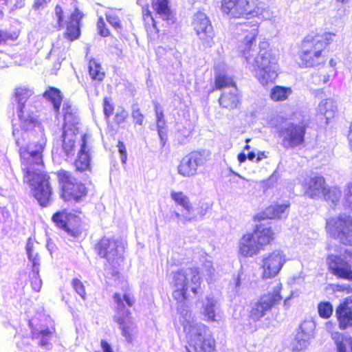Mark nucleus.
<instances>
[{
  "mask_svg": "<svg viewBox=\"0 0 352 352\" xmlns=\"http://www.w3.org/2000/svg\"><path fill=\"white\" fill-rule=\"evenodd\" d=\"M34 91L27 87H17L14 91L15 112L22 130L26 132L34 130L38 140H33L27 147L20 148L21 168L23 181L31 187L32 193L39 204L46 206L51 197L52 189L50 177L43 172L42 153L47 139L42 124L34 114L36 107Z\"/></svg>",
  "mask_w": 352,
  "mask_h": 352,
  "instance_id": "f257e3e1",
  "label": "nucleus"
},
{
  "mask_svg": "<svg viewBox=\"0 0 352 352\" xmlns=\"http://www.w3.org/2000/svg\"><path fill=\"white\" fill-rule=\"evenodd\" d=\"M201 276L197 268L179 270L173 275V284L175 289L173 297L177 302L179 320L187 333L188 343L195 352H214L215 340L209 328L202 323H193V316L186 304L190 295V289L194 296L199 293Z\"/></svg>",
  "mask_w": 352,
  "mask_h": 352,
  "instance_id": "f03ea898",
  "label": "nucleus"
},
{
  "mask_svg": "<svg viewBox=\"0 0 352 352\" xmlns=\"http://www.w3.org/2000/svg\"><path fill=\"white\" fill-rule=\"evenodd\" d=\"M248 25H243L241 30L248 32V34L244 38L245 49L243 53L247 63L252 66L254 72L255 77L262 85H267L270 82L274 81L277 76V59L272 54L271 50H267L269 44L267 41L261 42L259 44V52L255 58H252L250 54L252 45L255 41L258 35V25L254 24L250 30L247 28Z\"/></svg>",
  "mask_w": 352,
  "mask_h": 352,
  "instance_id": "7ed1b4c3",
  "label": "nucleus"
},
{
  "mask_svg": "<svg viewBox=\"0 0 352 352\" xmlns=\"http://www.w3.org/2000/svg\"><path fill=\"white\" fill-rule=\"evenodd\" d=\"M334 34L327 32L322 35H308L302 42L299 63L301 67H314L324 61L322 52L331 43Z\"/></svg>",
  "mask_w": 352,
  "mask_h": 352,
  "instance_id": "20e7f679",
  "label": "nucleus"
},
{
  "mask_svg": "<svg viewBox=\"0 0 352 352\" xmlns=\"http://www.w3.org/2000/svg\"><path fill=\"white\" fill-rule=\"evenodd\" d=\"M113 300L116 304L113 320L118 324L122 336L125 340L128 343H131L133 336L136 332V325L129 308L134 305L135 298L129 292L124 293L122 296L116 293L113 295Z\"/></svg>",
  "mask_w": 352,
  "mask_h": 352,
  "instance_id": "39448f33",
  "label": "nucleus"
},
{
  "mask_svg": "<svg viewBox=\"0 0 352 352\" xmlns=\"http://www.w3.org/2000/svg\"><path fill=\"white\" fill-rule=\"evenodd\" d=\"M326 229L344 245L352 246V216L343 213L327 220Z\"/></svg>",
  "mask_w": 352,
  "mask_h": 352,
  "instance_id": "423d86ee",
  "label": "nucleus"
},
{
  "mask_svg": "<svg viewBox=\"0 0 352 352\" xmlns=\"http://www.w3.org/2000/svg\"><path fill=\"white\" fill-rule=\"evenodd\" d=\"M282 285L278 281L274 283L273 292L262 296L260 299L252 303L249 317L254 322L260 320L272 308L279 303L283 297L280 294Z\"/></svg>",
  "mask_w": 352,
  "mask_h": 352,
  "instance_id": "0eeeda50",
  "label": "nucleus"
},
{
  "mask_svg": "<svg viewBox=\"0 0 352 352\" xmlns=\"http://www.w3.org/2000/svg\"><path fill=\"white\" fill-rule=\"evenodd\" d=\"M221 11L233 19H249L260 14L253 0H222Z\"/></svg>",
  "mask_w": 352,
  "mask_h": 352,
  "instance_id": "6e6552de",
  "label": "nucleus"
},
{
  "mask_svg": "<svg viewBox=\"0 0 352 352\" xmlns=\"http://www.w3.org/2000/svg\"><path fill=\"white\" fill-rule=\"evenodd\" d=\"M307 128V124L304 121L285 124L280 131L283 146L286 148H293L302 144Z\"/></svg>",
  "mask_w": 352,
  "mask_h": 352,
  "instance_id": "1a4fd4ad",
  "label": "nucleus"
},
{
  "mask_svg": "<svg viewBox=\"0 0 352 352\" xmlns=\"http://www.w3.org/2000/svg\"><path fill=\"white\" fill-rule=\"evenodd\" d=\"M57 176L62 190L61 196L65 200L73 199L78 201L85 195V186L82 183L76 182L69 172L61 170L58 172Z\"/></svg>",
  "mask_w": 352,
  "mask_h": 352,
  "instance_id": "9d476101",
  "label": "nucleus"
},
{
  "mask_svg": "<svg viewBox=\"0 0 352 352\" xmlns=\"http://www.w3.org/2000/svg\"><path fill=\"white\" fill-rule=\"evenodd\" d=\"M210 152L206 150L189 153L178 166V173L186 177L195 176L198 167L205 165L210 160Z\"/></svg>",
  "mask_w": 352,
  "mask_h": 352,
  "instance_id": "9b49d317",
  "label": "nucleus"
},
{
  "mask_svg": "<svg viewBox=\"0 0 352 352\" xmlns=\"http://www.w3.org/2000/svg\"><path fill=\"white\" fill-rule=\"evenodd\" d=\"M342 248L335 250L327 258L329 270L338 278L349 280L352 276L351 264L342 257Z\"/></svg>",
  "mask_w": 352,
  "mask_h": 352,
  "instance_id": "f8f14e48",
  "label": "nucleus"
},
{
  "mask_svg": "<svg viewBox=\"0 0 352 352\" xmlns=\"http://www.w3.org/2000/svg\"><path fill=\"white\" fill-rule=\"evenodd\" d=\"M192 25L202 45L210 47L214 43V31L210 21L205 13L198 12L194 16Z\"/></svg>",
  "mask_w": 352,
  "mask_h": 352,
  "instance_id": "ddd939ff",
  "label": "nucleus"
},
{
  "mask_svg": "<svg viewBox=\"0 0 352 352\" xmlns=\"http://www.w3.org/2000/svg\"><path fill=\"white\" fill-rule=\"evenodd\" d=\"M124 249L121 242L108 238H102L96 246L98 255L113 265L122 258Z\"/></svg>",
  "mask_w": 352,
  "mask_h": 352,
  "instance_id": "4468645a",
  "label": "nucleus"
},
{
  "mask_svg": "<svg viewBox=\"0 0 352 352\" xmlns=\"http://www.w3.org/2000/svg\"><path fill=\"white\" fill-rule=\"evenodd\" d=\"M285 261V255L280 250L264 255L262 259L263 278L267 279L275 277L282 269Z\"/></svg>",
  "mask_w": 352,
  "mask_h": 352,
  "instance_id": "2eb2a0df",
  "label": "nucleus"
},
{
  "mask_svg": "<svg viewBox=\"0 0 352 352\" xmlns=\"http://www.w3.org/2000/svg\"><path fill=\"white\" fill-rule=\"evenodd\" d=\"M56 226L65 230L69 235L77 237L81 234L79 228L80 218L65 210L57 212L52 217Z\"/></svg>",
  "mask_w": 352,
  "mask_h": 352,
  "instance_id": "dca6fc26",
  "label": "nucleus"
},
{
  "mask_svg": "<svg viewBox=\"0 0 352 352\" xmlns=\"http://www.w3.org/2000/svg\"><path fill=\"white\" fill-rule=\"evenodd\" d=\"M89 139L90 135L88 134H84L82 136L80 148L78 154V158L74 163L77 171L85 172L91 170V147L87 143Z\"/></svg>",
  "mask_w": 352,
  "mask_h": 352,
  "instance_id": "f3484780",
  "label": "nucleus"
},
{
  "mask_svg": "<svg viewBox=\"0 0 352 352\" xmlns=\"http://www.w3.org/2000/svg\"><path fill=\"white\" fill-rule=\"evenodd\" d=\"M314 324L311 321H305L300 326L299 331L295 338L294 349L301 351L306 349L309 344V340L313 335Z\"/></svg>",
  "mask_w": 352,
  "mask_h": 352,
  "instance_id": "a211bd4d",
  "label": "nucleus"
},
{
  "mask_svg": "<svg viewBox=\"0 0 352 352\" xmlns=\"http://www.w3.org/2000/svg\"><path fill=\"white\" fill-rule=\"evenodd\" d=\"M305 194L312 198L322 197L326 190L325 180L322 176L315 175L310 177L304 184Z\"/></svg>",
  "mask_w": 352,
  "mask_h": 352,
  "instance_id": "6ab92c4d",
  "label": "nucleus"
},
{
  "mask_svg": "<svg viewBox=\"0 0 352 352\" xmlns=\"http://www.w3.org/2000/svg\"><path fill=\"white\" fill-rule=\"evenodd\" d=\"M83 16L80 10L75 8L74 12L71 14L69 21L67 24L65 37L70 41L77 39L80 34V22Z\"/></svg>",
  "mask_w": 352,
  "mask_h": 352,
  "instance_id": "aec40b11",
  "label": "nucleus"
},
{
  "mask_svg": "<svg viewBox=\"0 0 352 352\" xmlns=\"http://www.w3.org/2000/svg\"><path fill=\"white\" fill-rule=\"evenodd\" d=\"M257 241L253 234H247L242 236L239 241V253L245 257H252L260 251Z\"/></svg>",
  "mask_w": 352,
  "mask_h": 352,
  "instance_id": "412c9836",
  "label": "nucleus"
},
{
  "mask_svg": "<svg viewBox=\"0 0 352 352\" xmlns=\"http://www.w3.org/2000/svg\"><path fill=\"white\" fill-rule=\"evenodd\" d=\"M78 133L77 127L67 128L63 127V151L65 156L69 157L74 155L75 152V142Z\"/></svg>",
  "mask_w": 352,
  "mask_h": 352,
  "instance_id": "4be33fe9",
  "label": "nucleus"
},
{
  "mask_svg": "<svg viewBox=\"0 0 352 352\" xmlns=\"http://www.w3.org/2000/svg\"><path fill=\"white\" fill-rule=\"evenodd\" d=\"M219 102L223 108L230 110L237 108L240 104V96L236 86H232L229 91H223Z\"/></svg>",
  "mask_w": 352,
  "mask_h": 352,
  "instance_id": "5701e85b",
  "label": "nucleus"
},
{
  "mask_svg": "<svg viewBox=\"0 0 352 352\" xmlns=\"http://www.w3.org/2000/svg\"><path fill=\"white\" fill-rule=\"evenodd\" d=\"M336 314L341 329L352 326V305L347 300L337 307Z\"/></svg>",
  "mask_w": 352,
  "mask_h": 352,
  "instance_id": "b1692460",
  "label": "nucleus"
},
{
  "mask_svg": "<svg viewBox=\"0 0 352 352\" xmlns=\"http://www.w3.org/2000/svg\"><path fill=\"white\" fill-rule=\"evenodd\" d=\"M203 315L208 321H217L221 318V308L218 300L213 297H207L203 305Z\"/></svg>",
  "mask_w": 352,
  "mask_h": 352,
  "instance_id": "393cba45",
  "label": "nucleus"
},
{
  "mask_svg": "<svg viewBox=\"0 0 352 352\" xmlns=\"http://www.w3.org/2000/svg\"><path fill=\"white\" fill-rule=\"evenodd\" d=\"M252 234L261 249H262L263 246L270 243V242L274 239V232L272 230L270 227L265 225L260 224L256 226V229Z\"/></svg>",
  "mask_w": 352,
  "mask_h": 352,
  "instance_id": "a878e982",
  "label": "nucleus"
},
{
  "mask_svg": "<svg viewBox=\"0 0 352 352\" xmlns=\"http://www.w3.org/2000/svg\"><path fill=\"white\" fill-rule=\"evenodd\" d=\"M64 115L63 127L67 128L77 127L76 125L79 122L77 109H76L69 101H64L63 106Z\"/></svg>",
  "mask_w": 352,
  "mask_h": 352,
  "instance_id": "bb28decb",
  "label": "nucleus"
},
{
  "mask_svg": "<svg viewBox=\"0 0 352 352\" xmlns=\"http://www.w3.org/2000/svg\"><path fill=\"white\" fill-rule=\"evenodd\" d=\"M336 111L337 105L336 102L331 98L321 100L317 107L318 113L324 116L327 120V122L334 117Z\"/></svg>",
  "mask_w": 352,
  "mask_h": 352,
  "instance_id": "cd10ccee",
  "label": "nucleus"
},
{
  "mask_svg": "<svg viewBox=\"0 0 352 352\" xmlns=\"http://www.w3.org/2000/svg\"><path fill=\"white\" fill-rule=\"evenodd\" d=\"M289 206V204L270 206L264 210L263 216L270 219L285 218L288 214Z\"/></svg>",
  "mask_w": 352,
  "mask_h": 352,
  "instance_id": "c85d7f7f",
  "label": "nucleus"
},
{
  "mask_svg": "<svg viewBox=\"0 0 352 352\" xmlns=\"http://www.w3.org/2000/svg\"><path fill=\"white\" fill-rule=\"evenodd\" d=\"M43 97L52 104L54 111L58 113L63 99L60 91L55 87H50L43 93Z\"/></svg>",
  "mask_w": 352,
  "mask_h": 352,
  "instance_id": "c756f323",
  "label": "nucleus"
},
{
  "mask_svg": "<svg viewBox=\"0 0 352 352\" xmlns=\"http://www.w3.org/2000/svg\"><path fill=\"white\" fill-rule=\"evenodd\" d=\"M152 6L157 15L165 21H169L171 11L169 6V0H153Z\"/></svg>",
  "mask_w": 352,
  "mask_h": 352,
  "instance_id": "7c9ffc66",
  "label": "nucleus"
},
{
  "mask_svg": "<svg viewBox=\"0 0 352 352\" xmlns=\"http://www.w3.org/2000/svg\"><path fill=\"white\" fill-rule=\"evenodd\" d=\"M331 338L334 340L337 352H346L347 348H350L352 352V338L349 336H344L339 332H333Z\"/></svg>",
  "mask_w": 352,
  "mask_h": 352,
  "instance_id": "2f4dec72",
  "label": "nucleus"
},
{
  "mask_svg": "<svg viewBox=\"0 0 352 352\" xmlns=\"http://www.w3.org/2000/svg\"><path fill=\"white\" fill-rule=\"evenodd\" d=\"M171 198L188 213L191 214L193 211V207L190 202L188 197L182 192H172Z\"/></svg>",
  "mask_w": 352,
  "mask_h": 352,
  "instance_id": "473e14b6",
  "label": "nucleus"
},
{
  "mask_svg": "<svg viewBox=\"0 0 352 352\" xmlns=\"http://www.w3.org/2000/svg\"><path fill=\"white\" fill-rule=\"evenodd\" d=\"M292 93L291 88L277 85L272 89L270 96L274 101H282L286 100Z\"/></svg>",
  "mask_w": 352,
  "mask_h": 352,
  "instance_id": "72a5a7b5",
  "label": "nucleus"
},
{
  "mask_svg": "<svg viewBox=\"0 0 352 352\" xmlns=\"http://www.w3.org/2000/svg\"><path fill=\"white\" fill-rule=\"evenodd\" d=\"M215 86L217 89L230 90L232 86H236L232 77L225 74H219L215 78Z\"/></svg>",
  "mask_w": 352,
  "mask_h": 352,
  "instance_id": "f704fd0d",
  "label": "nucleus"
},
{
  "mask_svg": "<svg viewBox=\"0 0 352 352\" xmlns=\"http://www.w3.org/2000/svg\"><path fill=\"white\" fill-rule=\"evenodd\" d=\"M52 335V332L49 329H45L40 331L38 333H34L33 338L39 340L38 345L41 347L45 349H49L51 346L50 338Z\"/></svg>",
  "mask_w": 352,
  "mask_h": 352,
  "instance_id": "c9c22d12",
  "label": "nucleus"
},
{
  "mask_svg": "<svg viewBox=\"0 0 352 352\" xmlns=\"http://www.w3.org/2000/svg\"><path fill=\"white\" fill-rule=\"evenodd\" d=\"M322 196L327 201L331 203V207H334L340 201L342 192L339 188L332 187L328 190L326 189Z\"/></svg>",
  "mask_w": 352,
  "mask_h": 352,
  "instance_id": "e433bc0d",
  "label": "nucleus"
},
{
  "mask_svg": "<svg viewBox=\"0 0 352 352\" xmlns=\"http://www.w3.org/2000/svg\"><path fill=\"white\" fill-rule=\"evenodd\" d=\"M26 250L28 258L32 263V272L33 274H36L37 273H39L40 257L38 253L34 252L32 248V245L30 243L27 244Z\"/></svg>",
  "mask_w": 352,
  "mask_h": 352,
  "instance_id": "4c0bfd02",
  "label": "nucleus"
},
{
  "mask_svg": "<svg viewBox=\"0 0 352 352\" xmlns=\"http://www.w3.org/2000/svg\"><path fill=\"white\" fill-rule=\"evenodd\" d=\"M102 68L99 63L95 60H91L89 63V73L94 80L101 81L104 77V73L101 71Z\"/></svg>",
  "mask_w": 352,
  "mask_h": 352,
  "instance_id": "58836bf2",
  "label": "nucleus"
},
{
  "mask_svg": "<svg viewBox=\"0 0 352 352\" xmlns=\"http://www.w3.org/2000/svg\"><path fill=\"white\" fill-rule=\"evenodd\" d=\"M329 77L330 76L326 72H317L311 76V82L316 85L326 84L329 82Z\"/></svg>",
  "mask_w": 352,
  "mask_h": 352,
  "instance_id": "ea45409f",
  "label": "nucleus"
},
{
  "mask_svg": "<svg viewBox=\"0 0 352 352\" xmlns=\"http://www.w3.org/2000/svg\"><path fill=\"white\" fill-rule=\"evenodd\" d=\"M318 314L324 318H329L333 313V307L329 302H322L318 305Z\"/></svg>",
  "mask_w": 352,
  "mask_h": 352,
  "instance_id": "a19ab883",
  "label": "nucleus"
},
{
  "mask_svg": "<svg viewBox=\"0 0 352 352\" xmlns=\"http://www.w3.org/2000/svg\"><path fill=\"white\" fill-rule=\"evenodd\" d=\"M106 18L107 21L116 30H120L122 29L121 23L118 16L115 13L114 10H109L106 13Z\"/></svg>",
  "mask_w": 352,
  "mask_h": 352,
  "instance_id": "79ce46f5",
  "label": "nucleus"
},
{
  "mask_svg": "<svg viewBox=\"0 0 352 352\" xmlns=\"http://www.w3.org/2000/svg\"><path fill=\"white\" fill-rule=\"evenodd\" d=\"M72 285L75 292L82 298L86 299L85 287L83 283L78 278H74L72 281Z\"/></svg>",
  "mask_w": 352,
  "mask_h": 352,
  "instance_id": "37998d69",
  "label": "nucleus"
},
{
  "mask_svg": "<svg viewBox=\"0 0 352 352\" xmlns=\"http://www.w3.org/2000/svg\"><path fill=\"white\" fill-rule=\"evenodd\" d=\"M128 116V112L123 108L119 107L116 110L114 117V122L118 126H121L122 124L125 122Z\"/></svg>",
  "mask_w": 352,
  "mask_h": 352,
  "instance_id": "c03bdc74",
  "label": "nucleus"
},
{
  "mask_svg": "<svg viewBox=\"0 0 352 352\" xmlns=\"http://www.w3.org/2000/svg\"><path fill=\"white\" fill-rule=\"evenodd\" d=\"M131 116L135 124L142 125L143 124L144 117L140 112L138 104H133L132 106Z\"/></svg>",
  "mask_w": 352,
  "mask_h": 352,
  "instance_id": "a18cd8bd",
  "label": "nucleus"
},
{
  "mask_svg": "<svg viewBox=\"0 0 352 352\" xmlns=\"http://www.w3.org/2000/svg\"><path fill=\"white\" fill-rule=\"evenodd\" d=\"M170 217L173 220H177L178 222L181 221L183 223H186L195 219V216H192L191 214H188L187 212L184 215H181L177 212H173Z\"/></svg>",
  "mask_w": 352,
  "mask_h": 352,
  "instance_id": "49530a36",
  "label": "nucleus"
},
{
  "mask_svg": "<svg viewBox=\"0 0 352 352\" xmlns=\"http://www.w3.org/2000/svg\"><path fill=\"white\" fill-rule=\"evenodd\" d=\"M331 287L335 292H343L347 294L352 293V284H332Z\"/></svg>",
  "mask_w": 352,
  "mask_h": 352,
  "instance_id": "de8ad7c7",
  "label": "nucleus"
},
{
  "mask_svg": "<svg viewBox=\"0 0 352 352\" xmlns=\"http://www.w3.org/2000/svg\"><path fill=\"white\" fill-rule=\"evenodd\" d=\"M54 14H55V16L57 19V27H56V28H57L58 30H60L62 28H63L64 23H63V10L62 8L59 5H57L55 7Z\"/></svg>",
  "mask_w": 352,
  "mask_h": 352,
  "instance_id": "09e8293b",
  "label": "nucleus"
},
{
  "mask_svg": "<svg viewBox=\"0 0 352 352\" xmlns=\"http://www.w3.org/2000/svg\"><path fill=\"white\" fill-rule=\"evenodd\" d=\"M113 106L108 98H104L103 101V112L107 120L112 115Z\"/></svg>",
  "mask_w": 352,
  "mask_h": 352,
  "instance_id": "8fccbe9b",
  "label": "nucleus"
},
{
  "mask_svg": "<svg viewBox=\"0 0 352 352\" xmlns=\"http://www.w3.org/2000/svg\"><path fill=\"white\" fill-rule=\"evenodd\" d=\"M31 285L34 291L38 292L40 290L42 285V280L40 278L39 273L36 274H31Z\"/></svg>",
  "mask_w": 352,
  "mask_h": 352,
  "instance_id": "3c124183",
  "label": "nucleus"
},
{
  "mask_svg": "<svg viewBox=\"0 0 352 352\" xmlns=\"http://www.w3.org/2000/svg\"><path fill=\"white\" fill-rule=\"evenodd\" d=\"M345 207L352 210V182L349 185L345 190L344 195Z\"/></svg>",
  "mask_w": 352,
  "mask_h": 352,
  "instance_id": "603ef678",
  "label": "nucleus"
},
{
  "mask_svg": "<svg viewBox=\"0 0 352 352\" xmlns=\"http://www.w3.org/2000/svg\"><path fill=\"white\" fill-rule=\"evenodd\" d=\"M177 131L178 133L179 138H182V140H184L185 138H188L190 135V131L189 129L184 126L180 124H177Z\"/></svg>",
  "mask_w": 352,
  "mask_h": 352,
  "instance_id": "864d4df0",
  "label": "nucleus"
},
{
  "mask_svg": "<svg viewBox=\"0 0 352 352\" xmlns=\"http://www.w3.org/2000/svg\"><path fill=\"white\" fill-rule=\"evenodd\" d=\"M97 27L99 30V33L102 36H107L109 34V31L107 28H105V23L103 20V19L100 18L98 23Z\"/></svg>",
  "mask_w": 352,
  "mask_h": 352,
  "instance_id": "5fc2aeb1",
  "label": "nucleus"
},
{
  "mask_svg": "<svg viewBox=\"0 0 352 352\" xmlns=\"http://www.w3.org/2000/svg\"><path fill=\"white\" fill-rule=\"evenodd\" d=\"M118 151L120 155V160L122 164H126V160H127V154H126V150L125 148V146L123 142H118Z\"/></svg>",
  "mask_w": 352,
  "mask_h": 352,
  "instance_id": "6e6d98bb",
  "label": "nucleus"
},
{
  "mask_svg": "<svg viewBox=\"0 0 352 352\" xmlns=\"http://www.w3.org/2000/svg\"><path fill=\"white\" fill-rule=\"evenodd\" d=\"M143 16H144V20L146 24L149 25L150 23H151L153 26L155 27L156 21L152 16L151 12L148 9H146V10H143Z\"/></svg>",
  "mask_w": 352,
  "mask_h": 352,
  "instance_id": "4d7b16f0",
  "label": "nucleus"
},
{
  "mask_svg": "<svg viewBox=\"0 0 352 352\" xmlns=\"http://www.w3.org/2000/svg\"><path fill=\"white\" fill-rule=\"evenodd\" d=\"M155 111L157 120H164L163 110L157 102H155Z\"/></svg>",
  "mask_w": 352,
  "mask_h": 352,
  "instance_id": "13d9d810",
  "label": "nucleus"
},
{
  "mask_svg": "<svg viewBox=\"0 0 352 352\" xmlns=\"http://www.w3.org/2000/svg\"><path fill=\"white\" fill-rule=\"evenodd\" d=\"M49 1L50 0H34L33 7L37 10L43 9Z\"/></svg>",
  "mask_w": 352,
  "mask_h": 352,
  "instance_id": "bf43d9fd",
  "label": "nucleus"
},
{
  "mask_svg": "<svg viewBox=\"0 0 352 352\" xmlns=\"http://www.w3.org/2000/svg\"><path fill=\"white\" fill-rule=\"evenodd\" d=\"M244 274L242 270H241L239 273L238 276L235 280V289L236 291L239 290L241 285V280L243 279Z\"/></svg>",
  "mask_w": 352,
  "mask_h": 352,
  "instance_id": "052dcab7",
  "label": "nucleus"
},
{
  "mask_svg": "<svg viewBox=\"0 0 352 352\" xmlns=\"http://www.w3.org/2000/svg\"><path fill=\"white\" fill-rule=\"evenodd\" d=\"M159 138L160 139V143L162 146H164L166 141H167V132L166 131H157Z\"/></svg>",
  "mask_w": 352,
  "mask_h": 352,
  "instance_id": "680f3d73",
  "label": "nucleus"
},
{
  "mask_svg": "<svg viewBox=\"0 0 352 352\" xmlns=\"http://www.w3.org/2000/svg\"><path fill=\"white\" fill-rule=\"evenodd\" d=\"M261 14L262 15V17L265 20H272L274 17L273 12L269 9L263 10Z\"/></svg>",
  "mask_w": 352,
  "mask_h": 352,
  "instance_id": "e2e57ef3",
  "label": "nucleus"
},
{
  "mask_svg": "<svg viewBox=\"0 0 352 352\" xmlns=\"http://www.w3.org/2000/svg\"><path fill=\"white\" fill-rule=\"evenodd\" d=\"M101 347L103 352H113L110 344L105 340L101 341Z\"/></svg>",
  "mask_w": 352,
  "mask_h": 352,
  "instance_id": "0e129e2a",
  "label": "nucleus"
},
{
  "mask_svg": "<svg viewBox=\"0 0 352 352\" xmlns=\"http://www.w3.org/2000/svg\"><path fill=\"white\" fill-rule=\"evenodd\" d=\"M157 131H166L165 120H157Z\"/></svg>",
  "mask_w": 352,
  "mask_h": 352,
  "instance_id": "69168bd1",
  "label": "nucleus"
},
{
  "mask_svg": "<svg viewBox=\"0 0 352 352\" xmlns=\"http://www.w3.org/2000/svg\"><path fill=\"white\" fill-rule=\"evenodd\" d=\"M12 134L15 137V140H16V143L18 146L20 145L21 144V142H20V139L18 137L19 135V130L17 129H13V131H12Z\"/></svg>",
  "mask_w": 352,
  "mask_h": 352,
  "instance_id": "338daca9",
  "label": "nucleus"
},
{
  "mask_svg": "<svg viewBox=\"0 0 352 352\" xmlns=\"http://www.w3.org/2000/svg\"><path fill=\"white\" fill-rule=\"evenodd\" d=\"M247 159V155L243 153H241L238 155V160L239 161L240 163H243Z\"/></svg>",
  "mask_w": 352,
  "mask_h": 352,
  "instance_id": "774afa93",
  "label": "nucleus"
}]
</instances>
